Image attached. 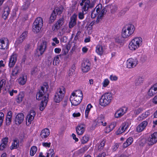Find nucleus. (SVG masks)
<instances>
[{
	"label": "nucleus",
	"mask_w": 157,
	"mask_h": 157,
	"mask_svg": "<svg viewBox=\"0 0 157 157\" xmlns=\"http://www.w3.org/2000/svg\"><path fill=\"white\" fill-rule=\"evenodd\" d=\"M48 86L46 83L44 84L41 87L40 89L37 93L36 95V98L39 100L42 99L40 107V111H43L47 105L48 101V94H47Z\"/></svg>",
	"instance_id": "obj_1"
},
{
	"label": "nucleus",
	"mask_w": 157,
	"mask_h": 157,
	"mask_svg": "<svg viewBox=\"0 0 157 157\" xmlns=\"http://www.w3.org/2000/svg\"><path fill=\"white\" fill-rule=\"evenodd\" d=\"M48 44V43L46 41L43 40H40L38 44L35 52V55L38 57L42 55L46 50Z\"/></svg>",
	"instance_id": "obj_2"
},
{
	"label": "nucleus",
	"mask_w": 157,
	"mask_h": 157,
	"mask_svg": "<svg viewBox=\"0 0 157 157\" xmlns=\"http://www.w3.org/2000/svg\"><path fill=\"white\" fill-rule=\"evenodd\" d=\"M142 39L141 37H135L129 43L128 45L129 49L132 51H135L142 45Z\"/></svg>",
	"instance_id": "obj_3"
},
{
	"label": "nucleus",
	"mask_w": 157,
	"mask_h": 157,
	"mask_svg": "<svg viewBox=\"0 0 157 157\" xmlns=\"http://www.w3.org/2000/svg\"><path fill=\"white\" fill-rule=\"evenodd\" d=\"M135 28L134 25L129 24L122 29V36L124 38H127L133 33Z\"/></svg>",
	"instance_id": "obj_4"
},
{
	"label": "nucleus",
	"mask_w": 157,
	"mask_h": 157,
	"mask_svg": "<svg viewBox=\"0 0 157 157\" xmlns=\"http://www.w3.org/2000/svg\"><path fill=\"white\" fill-rule=\"evenodd\" d=\"M112 99V95L110 93L104 94L100 99V103L101 105L105 106L110 103Z\"/></svg>",
	"instance_id": "obj_5"
},
{
	"label": "nucleus",
	"mask_w": 157,
	"mask_h": 157,
	"mask_svg": "<svg viewBox=\"0 0 157 157\" xmlns=\"http://www.w3.org/2000/svg\"><path fill=\"white\" fill-rule=\"evenodd\" d=\"M43 20L41 17L37 18L34 22L33 30L34 33H37L40 30L43 25Z\"/></svg>",
	"instance_id": "obj_6"
},
{
	"label": "nucleus",
	"mask_w": 157,
	"mask_h": 157,
	"mask_svg": "<svg viewBox=\"0 0 157 157\" xmlns=\"http://www.w3.org/2000/svg\"><path fill=\"white\" fill-rule=\"evenodd\" d=\"M65 93V89L62 87L58 90L57 92L55 95L54 101L57 103L59 102L63 99Z\"/></svg>",
	"instance_id": "obj_7"
},
{
	"label": "nucleus",
	"mask_w": 157,
	"mask_h": 157,
	"mask_svg": "<svg viewBox=\"0 0 157 157\" xmlns=\"http://www.w3.org/2000/svg\"><path fill=\"white\" fill-rule=\"evenodd\" d=\"M148 145H152L157 142V132H154L147 140Z\"/></svg>",
	"instance_id": "obj_8"
},
{
	"label": "nucleus",
	"mask_w": 157,
	"mask_h": 157,
	"mask_svg": "<svg viewBox=\"0 0 157 157\" xmlns=\"http://www.w3.org/2000/svg\"><path fill=\"white\" fill-rule=\"evenodd\" d=\"M9 42L8 40L3 38L0 39V49L2 50L7 49L9 48Z\"/></svg>",
	"instance_id": "obj_9"
},
{
	"label": "nucleus",
	"mask_w": 157,
	"mask_h": 157,
	"mask_svg": "<svg viewBox=\"0 0 157 157\" xmlns=\"http://www.w3.org/2000/svg\"><path fill=\"white\" fill-rule=\"evenodd\" d=\"M138 62V60L136 58L135 59L129 58L127 61V67L130 68H133L136 66Z\"/></svg>",
	"instance_id": "obj_10"
},
{
	"label": "nucleus",
	"mask_w": 157,
	"mask_h": 157,
	"mask_svg": "<svg viewBox=\"0 0 157 157\" xmlns=\"http://www.w3.org/2000/svg\"><path fill=\"white\" fill-rule=\"evenodd\" d=\"M82 100V98L79 97H78L74 96H72L71 95L70 100L71 103V104L74 106H76L79 104Z\"/></svg>",
	"instance_id": "obj_11"
},
{
	"label": "nucleus",
	"mask_w": 157,
	"mask_h": 157,
	"mask_svg": "<svg viewBox=\"0 0 157 157\" xmlns=\"http://www.w3.org/2000/svg\"><path fill=\"white\" fill-rule=\"evenodd\" d=\"M17 55L15 53H13L10 56L8 64L10 68H12L14 66L17 60Z\"/></svg>",
	"instance_id": "obj_12"
},
{
	"label": "nucleus",
	"mask_w": 157,
	"mask_h": 157,
	"mask_svg": "<svg viewBox=\"0 0 157 157\" xmlns=\"http://www.w3.org/2000/svg\"><path fill=\"white\" fill-rule=\"evenodd\" d=\"M64 21L63 18H62L59 19L53 27V30L54 31H57L63 25Z\"/></svg>",
	"instance_id": "obj_13"
},
{
	"label": "nucleus",
	"mask_w": 157,
	"mask_h": 157,
	"mask_svg": "<svg viewBox=\"0 0 157 157\" xmlns=\"http://www.w3.org/2000/svg\"><path fill=\"white\" fill-rule=\"evenodd\" d=\"M102 8L101 4H99L92 11L91 13V17L92 18H95L96 15L100 12Z\"/></svg>",
	"instance_id": "obj_14"
},
{
	"label": "nucleus",
	"mask_w": 157,
	"mask_h": 157,
	"mask_svg": "<svg viewBox=\"0 0 157 157\" xmlns=\"http://www.w3.org/2000/svg\"><path fill=\"white\" fill-rule=\"evenodd\" d=\"M90 64L87 60L83 62L82 64V70L83 72H87L90 69Z\"/></svg>",
	"instance_id": "obj_15"
},
{
	"label": "nucleus",
	"mask_w": 157,
	"mask_h": 157,
	"mask_svg": "<svg viewBox=\"0 0 157 157\" xmlns=\"http://www.w3.org/2000/svg\"><path fill=\"white\" fill-rule=\"evenodd\" d=\"M24 118V115L23 113L18 114L16 116L15 121V124L17 125L20 124L23 121Z\"/></svg>",
	"instance_id": "obj_16"
},
{
	"label": "nucleus",
	"mask_w": 157,
	"mask_h": 157,
	"mask_svg": "<svg viewBox=\"0 0 157 157\" xmlns=\"http://www.w3.org/2000/svg\"><path fill=\"white\" fill-rule=\"evenodd\" d=\"M127 109L125 107H122L117 110L115 113L116 118H119L124 115L126 112Z\"/></svg>",
	"instance_id": "obj_17"
},
{
	"label": "nucleus",
	"mask_w": 157,
	"mask_h": 157,
	"mask_svg": "<svg viewBox=\"0 0 157 157\" xmlns=\"http://www.w3.org/2000/svg\"><path fill=\"white\" fill-rule=\"evenodd\" d=\"M157 93V83L150 88L148 92V95L150 97H152Z\"/></svg>",
	"instance_id": "obj_18"
},
{
	"label": "nucleus",
	"mask_w": 157,
	"mask_h": 157,
	"mask_svg": "<svg viewBox=\"0 0 157 157\" xmlns=\"http://www.w3.org/2000/svg\"><path fill=\"white\" fill-rule=\"evenodd\" d=\"M148 124L147 121H143L140 123L137 127L136 130L137 132H140L143 131L146 128Z\"/></svg>",
	"instance_id": "obj_19"
},
{
	"label": "nucleus",
	"mask_w": 157,
	"mask_h": 157,
	"mask_svg": "<svg viewBox=\"0 0 157 157\" xmlns=\"http://www.w3.org/2000/svg\"><path fill=\"white\" fill-rule=\"evenodd\" d=\"M35 112L33 110H30V113L28 114L27 116V120L29 124H30L32 121L34 119V117L36 115Z\"/></svg>",
	"instance_id": "obj_20"
},
{
	"label": "nucleus",
	"mask_w": 157,
	"mask_h": 157,
	"mask_svg": "<svg viewBox=\"0 0 157 157\" xmlns=\"http://www.w3.org/2000/svg\"><path fill=\"white\" fill-rule=\"evenodd\" d=\"M77 17V15L74 14L71 17L69 26L70 28H72L76 24Z\"/></svg>",
	"instance_id": "obj_21"
},
{
	"label": "nucleus",
	"mask_w": 157,
	"mask_h": 157,
	"mask_svg": "<svg viewBox=\"0 0 157 157\" xmlns=\"http://www.w3.org/2000/svg\"><path fill=\"white\" fill-rule=\"evenodd\" d=\"M95 122L97 123V124H98L99 125H102L103 126H105L106 125V123L105 122L103 123L104 121V117L103 115H101L99 116L97 119L95 121Z\"/></svg>",
	"instance_id": "obj_22"
},
{
	"label": "nucleus",
	"mask_w": 157,
	"mask_h": 157,
	"mask_svg": "<svg viewBox=\"0 0 157 157\" xmlns=\"http://www.w3.org/2000/svg\"><path fill=\"white\" fill-rule=\"evenodd\" d=\"M19 141L17 138L14 139L10 147L11 150L17 149L19 146Z\"/></svg>",
	"instance_id": "obj_23"
},
{
	"label": "nucleus",
	"mask_w": 157,
	"mask_h": 157,
	"mask_svg": "<svg viewBox=\"0 0 157 157\" xmlns=\"http://www.w3.org/2000/svg\"><path fill=\"white\" fill-rule=\"evenodd\" d=\"M85 125L81 124L79 125L76 128V131L77 133L79 135L82 134L85 130Z\"/></svg>",
	"instance_id": "obj_24"
},
{
	"label": "nucleus",
	"mask_w": 157,
	"mask_h": 157,
	"mask_svg": "<svg viewBox=\"0 0 157 157\" xmlns=\"http://www.w3.org/2000/svg\"><path fill=\"white\" fill-rule=\"evenodd\" d=\"M12 111H9L5 119L6 124L7 126L10 124L12 120Z\"/></svg>",
	"instance_id": "obj_25"
},
{
	"label": "nucleus",
	"mask_w": 157,
	"mask_h": 157,
	"mask_svg": "<svg viewBox=\"0 0 157 157\" xmlns=\"http://www.w3.org/2000/svg\"><path fill=\"white\" fill-rule=\"evenodd\" d=\"M50 133L49 130L45 128L41 131L40 135L42 139H45L49 135Z\"/></svg>",
	"instance_id": "obj_26"
},
{
	"label": "nucleus",
	"mask_w": 157,
	"mask_h": 157,
	"mask_svg": "<svg viewBox=\"0 0 157 157\" xmlns=\"http://www.w3.org/2000/svg\"><path fill=\"white\" fill-rule=\"evenodd\" d=\"M28 32L25 31L23 32L20 36V37L17 40L16 42L17 44L21 43L27 37Z\"/></svg>",
	"instance_id": "obj_27"
},
{
	"label": "nucleus",
	"mask_w": 157,
	"mask_h": 157,
	"mask_svg": "<svg viewBox=\"0 0 157 157\" xmlns=\"http://www.w3.org/2000/svg\"><path fill=\"white\" fill-rule=\"evenodd\" d=\"M150 113L149 111H147L139 116L137 119V120L139 121H141L150 115Z\"/></svg>",
	"instance_id": "obj_28"
},
{
	"label": "nucleus",
	"mask_w": 157,
	"mask_h": 157,
	"mask_svg": "<svg viewBox=\"0 0 157 157\" xmlns=\"http://www.w3.org/2000/svg\"><path fill=\"white\" fill-rule=\"evenodd\" d=\"M133 139L132 137H129L123 144V147L124 148H125L131 145L133 142Z\"/></svg>",
	"instance_id": "obj_29"
},
{
	"label": "nucleus",
	"mask_w": 157,
	"mask_h": 157,
	"mask_svg": "<svg viewBox=\"0 0 157 157\" xmlns=\"http://www.w3.org/2000/svg\"><path fill=\"white\" fill-rule=\"evenodd\" d=\"M10 12V9L9 7H6L4 9V12L2 15V17L3 18L6 20Z\"/></svg>",
	"instance_id": "obj_30"
},
{
	"label": "nucleus",
	"mask_w": 157,
	"mask_h": 157,
	"mask_svg": "<svg viewBox=\"0 0 157 157\" xmlns=\"http://www.w3.org/2000/svg\"><path fill=\"white\" fill-rule=\"evenodd\" d=\"M104 49L101 45H98L96 48V53L100 55H102Z\"/></svg>",
	"instance_id": "obj_31"
},
{
	"label": "nucleus",
	"mask_w": 157,
	"mask_h": 157,
	"mask_svg": "<svg viewBox=\"0 0 157 157\" xmlns=\"http://www.w3.org/2000/svg\"><path fill=\"white\" fill-rule=\"evenodd\" d=\"M72 95L74 96L78 97L81 98L82 99L83 94L81 91L79 90L74 91L71 93Z\"/></svg>",
	"instance_id": "obj_32"
},
{
	"label": "nucleus",
	"mask_w": 157,
	"mask_h": 157,
	"mask_svg": "<svg viewBox=\"0 0 157 157\" xmlns=\"http://www.w3.org/2000/svg\"><path fill=\"white\" fill-rule=\"evenodd\" d=\"M24 94L22 92H20L16 98V101L18 103H20L23 100Z\"/></svg>",
	"instance_id": "obj_33"
},
{
	"label": "nucleus",
	"mask_w": 157,
	"mask_h": 157,
	"mask_svg": "<svg viewBox=\"0 0 157 157\" xmlns=\"http://www.w3.org/2000/svg\"><path fill=\"white\" fill-rule=\"evenodd\" d=\"M21 70V68L20 66L17 65L13 70L12 75L13 76H16Z\"/></svg>",
	"instance_id": "obj_34"
},
{
	"label": "nucleus",
	"mask_w": 157,
	"mask_h": 157,
	"mask_svg": "<svg viewBox=\"0 0 157 157\" xmlns=\"http://www.w3.org/2000/svg\"><path fill=\"white\" fill-rule=\"evenodd\" d=\"M144 78L142 77H139L137 78L135 81V83L136 86H139L144 81Z\"/></svg>",
	"instance_id": "obj_35"
},
{
	"label": "nucleus",
	"mask_w": 157,
	"mask_h": 157,
	"mask_svg": "<svg viewBox=\"0 0 157 157\" xmlns=\"http://www.w3.org/2000/svg\"><path fill=\"white\" fill-rule=\"evenodd\" d=\"M56 14L55 13V10H54L50 17L49 23L51 24L53 23L56 18Z\"/></svg>",
	"instance_id": "obj_36"
},
{
	"label": "nucleus",
	"mask_w": 157,
	"mask_h": 157,
	"mask_svg": "<svg viewBox=\"0 0 157 157\" xmlns=\"http://www.w3.org/2000/svg\"><path fill=\"white\" fill-rule=\"evenodd\" d=\"M26 81V77L25 76L20 77L18 79L19 83L21 85H24Z\"/></svg>",
	"instance_id": "obj_37"
},
{
	"label": "nucleus",
	"mask_w": 157,
	"mask_h": 157,
	"mask_svg": "<svg viewBox=\"0 0 157 157\" xmlns=\"http://www.w3.org/2000/svg\"><path fill=\"white\" fill-rule=\"evenodd\" d=\"M63 7L61 6L55 9L54 10H55V13H57V14L60 15L63 11Z\"/></svg>",
	"instance_id": "obj_38"
},
{
	"label": "nucleus",
	"mask_w": 157,
	"mask_h": 157,
	"mask_svg": "<svg viewBox=\"0 0 157 157\" xmlns=\"http://www.w3.org/2000/svg\"><path fill=\"white\" fill-rule=\"evenodd\" d=\"M37 147L35 146H33L31 147L30 150V155L31 156H33L36 153L37 151Z\"/></svg>",
	"instance_id": "obj_39"
},
{
	"label": "nucleus",
	"mask_w": 157,
	"mask_h": 157,
	"mask_svg": "<svg viewBox=\"0 0 157 157\" xmlns=\"http://www.w3.org/2000/svg\"><path fill=\"white\" fill-rule=\"evenodd\" d=\"M105 142L106 141L105 140H103L101 142L98 147V151H100L103 149L105 145Z\"/></svg>",
	"instance_id": "obj_40"
},
{
	"label": "nucleus",
	"mask_w": 157,
	"mask_h": 157,
	"mask_svg": "<svg viewBox=\"0 0 157 157\" xmlns=\"http://www.w3.org/2000/svg\"><path fill=\"white\" fill-rule=\"evenodd\" d=\"M100 13L99 14L98 18L101 19L102 18L103 15L105 14L107 12L106 9L105 8H103L102 9L101 11H100Z\"/></svg>",
	"instance_id": "obj_41"
},
{
	"label": "nucleus",
	"mask_w": 157,
	"mask_h": 157,
	"mask_svg": "<svg viewBox=\"0 0 157 157\" xmlns=\"http://www.w3.org/2000/svg\"><path fill=\"white\" fill-rule=\"evenodd\" d=\"M92 107V106L90 104H88L87 106L85 112V117L86 118L88 117V114L90 109Z\"/></svg>",
	"instance_id": "obj_42"
},
{
	"label": "nucleus",
	"mask_w": 157,
	"mask_h": 157,
	"mask_svg": "<svg viewBox=\"0 0 157 157\" xmlns=\"http://www.w3.org/2000/svg\"><path fill=\"white\" fill-rule=\"evenodd\" d=\"M60 55H58L55 57L53 59V64L55 65H57L59 63L60 60L59 56H60Z\"/></svg>",
	"instance_id": "obj_43"
},
{
	"label": "nucleus",
	"mask_w": 157,
	"mask_h": 157,
	"mask_svg": "<svg viewBox=\"0 0 157 157\" xmlns=\"http://www.w3.org/2000/svg\"><path fill=\"white\" fill-rule=\"evenodd\" d=\"M75 66H73L68 72V75L71 76L74 75L75 74Z\"/></svg>",
	"instance_id": "obj_44"
},
{
	"label": "nucleus",
	"mask_w": 157,
	"mask_h": 157,
	"mask_svg": "<svg viewBox=\"0 0 157 157\" xmlns=\"http://www.w3.org/2000/svg\"><path fill=\"white\" fill-rule=\"evenodd\" d=\"M125 131V130L124 129V128L122 124L117 130V134H119Z\"/></svg>",
	"instance_id": "obj_45"
},
{
	"label": "nucleus",
	"mask_w": 157,
	"mask_h": 157,
	"mask_svg": "<svg viewBox=\"0 0 157 157\" xmlns=\"http://www.w3.org/2000/svg\"><path fill=\"white\" fill-rule=\"evenodd\" d=\"M143 110V109L142 108H139L137 109H136L134 110V114L135 115H137L140 113Z\"/></svg>",
	"instance_id": "obj_46"
},
{
	"label": "nucleus",
	"mask_w": 157,
	"mask_h": 157,
	"mask_svg": "<svg viewBox=\"0 0 157 157\" xmlns=\"http://www.w3.org/2000/svg\"><path fill=\"white\" fill-rule=\"evenodd\" d=\"M147 140L145 139H142L139 142V145L141 147H143L147 143Z\"/></svg>",
	"instance_id": "obj_47"
},
{
	"label": "nucleus",
	"mask_w": 157,
	"mask_h": 157,
	"mask_svg": "<svg viewBox=\"0 0 157 157\" xmlns=\"http://www.w3.org/2000/svg\"><path fill=\"white\" fill-rule=\"evenodd\" d=\"M4 114L2 112L0 113V127L2 125L4 118Z\"/></svg>",
	"instance_id": "obj_48"
},
{
	"label": "nucleus",
	"mask_w": 157,
	"mask_h": 157,
	"mask_svg": "<svg viewBox=\"0 0 157 157\" xmlns=\"http://www.w3.org/2000/svg\"><path fill=\"white\" fill-rule=\"evenodd\" d=\"M89 138L86 136H83L81 139V142L82 144H84L86 143L88 140Z\"/></svg>",
	"instance_id": "obj_49"
},
{
	"label": "nucleus",
	"mask_w": 157,
	"mask_h": 157,
	"mask_svg": "<svg viewBox=\"0 0 157 157\" xmlns=\"http://www.w3.org/2000/svg\"><path fill=\"white\" fill-rule=\"evenodd\" d=\"M85 14V13L82 12H79L78 13V18L81 20L83 19L84 18V15Z\"/></svg>",
	"instance_id": "obj_50"
},
{
	"label": "nucleus",
	"mask_w": 157,
	"mask_h": 157,
	"mask_svg": "<svg viewBox=\"0 0 157 157\" xmlns=\"http://www.w3.org/2000/svg\"><path fill=\"white\" fill-rule=\"evenodd\" d=\"M109 81L108 79H105L102 83L103 86L104 87H106L109 84Z\"/></svg>",
	"instance_id": "obj_51"
},
{
	"label": "nucleus",
	"mask_w": 157,
	"mask_h": 157,
	"mask_svg": "<svg viewBox=\"0 0 157 157\" xmlns=\"http://www.w3.org/2000/svg\"><path fill=\"white\" fill-rule=\"evenodd\" d=\"M89 8L86 6L84 5L82 8V12L85 13V14L87 13L86 11H87Z\"/></svg>",
	"instance_id": "obj_52"
},
{
	"label": "nucleus",
	"mask_w": 157,
	"mask_h": 157,
	"mask_svg": "<svg viewBox=\"0 0 157 157\" xmlns=\"http://www.w3.org/2000/svg\"><path fill=\"white\" fill-rule=\"evenodd\" d=\"M8 140V138L7 137L3 138L2 140V144L7 145Z\"/></svg>",
	"instance_id": "obj_53"
},
{
	"label": "nucleus",
	"mask_w": 157,
	"mask_h": 157,
	"mask_svg": "<svg viewBox=\"0 0 157 157\" xmlns=\"http://www.w3.org/2000/svg\"><path fill=\"white\" fill-rule=\"evenodd\" d=\"M6 83V80L5 79H2L0 80V86L3 87L5 85Z\"/></svg>",
	"instance_id": "obj_54"
},
{
	"label": "nucleus",
	"mask_w": 157,
	"mask_h": 157,
	"mask_svg": "<svg viewBox=\"0 0 157 157\" xmlns=\"http://www.w3.org/2000/svg\"><path fill=\"white\" fill-rule=\"evenodd\" d=\"M115 41L116 43H121L122 40L121 37H116L115 38Z\"/></svg>",
	"instance_id": "obj_55"
},
{
	"label": "nucleus",
	"mask_w": 157,
	"mask_h": 157,
	"mask_svg": "<svg viewBox=\"0 0 157 157\" xmlns=\"http://www.w3.org/2000/svg\"><path fill=\"white\" fill-rule=\"evenodd\" d=\"M42 145L45 147H50L51 146V143L49 142L48 143L47 142H44L42 143Z\"/></svg>",
	"instance_id": "obj_56"
},
{
	"label": "nucleus",
	"mask_w": 157,
	"mask_h": 157,
	"mask_svg": "<svg viewBox=\"0 0 157 157\" xmlns=\"http://www.w3.org/2000/svg\"><path fill=\"white\" fill-rule=\"evenodd\" d=\"M110 79L112 81H116L117 79V77L116 76L111 75L110 76Z\"/></svg>",
	"instance_id": "obj_57"
},
{
	"label": "nucleus",
	"mask_w": 157,
	"mask_h": 157,
	"mask_svg": "<svg viewBox=\"0 0 157 157\" xmlns=\"http://www.w3.org/2000/svg\"><path fill=\"white\" fill-rule=\"evenodd\" d=\"M7 145L1 143L0 145V150H3L6 147Z\"/></svg>",
	"instance_id": "obj_58"
},
{
	"label": "nucleus",
	"mask_w": 157,
	"mask_h": 157,
	"mask_svg": "<svg viewBox=\"0 0 157 157\" xmlns=\"http://www.w3.org/2000/svg\"><path fill=\"white\" fill-rule=\"evenodd\" d=\"M122 125L124 128V129L126 130L128 126V124L127 122H125L122 124Z\"/></svg>",
	"instance_id": "obj_59"
},
{
	"label": "nucleus",
	"mask_w": 157,
	"mask_h": 157,
	"mask_svg": "<svg viewBox=\"0 0 157 157\" xmlns=\"http://www.w3.org/2000/svg\"><path fill=\"white\" fill-rule=\"evenodd\" d=\"M61 51V49L59 48H56L54 49V52L56 53H59Z\"/></svg>",
	"instance_id": "obj_60"
},
{
	"label": "nucleus",
	"mask_w": 157,
	"mask_h": 157,
	"mask_svg": "<svg viewBox=\"0 0 157 157\" xmlns=\"http://www.w3.org/2000/svg\"><path fill=\"white\" fill-rule=\"evenodd\" d=\"M116 126V124L115 123H112L111 124L109 125V127H110V128H111V129L112 130L114 128H115V126Z\"/></svg>",
	"instance_id": "obj_61"
},
{
	"label": "nucleus",
	"mask_w": 157,
	"mask_h": 157,
	"mask_svg": "<svg viewBox=\"0 0 157 157\" xmlns=\"http://www.w3.org/2000/svg\"><path fill=\"white\" fill-rule=\"evenodd\" d=\"M112 131V130L110 128L109 126L106 127V129L105 130V133H108Z\"/></svg>",
	"instance_id": "obj_62"
},
{
	"label": "nucleus",
	"mask_w": 157,
	"mask_h": 157,
	"mask_svg": "<svg viewBox=\"0 0 157 157\" xmlns=\"http://www.w3.org/2000/svg\"><path fill=\"white\" fill-rule=\"evenodd\" d=\"M106 154L105 152H102L101 154H99L97 157H105Z\"/></svg>",
	"instance_id": "obj_63"
},
{
	"label": "nucleus",
	"mask_w": 157,
	"mask_h": 157,
	"mask_svg": "<svg viewBox=\"0 0 157 157\" xmlns=\"http://www.w3.org/2000/svg\"><path fill=\"white\" fill-rule=\"evenodd\" d=\"M153 102L155 104H157V95L155 96L153 99Z\"/></svg>",
	"instance_id": "obj_64"
}]
</instances>
